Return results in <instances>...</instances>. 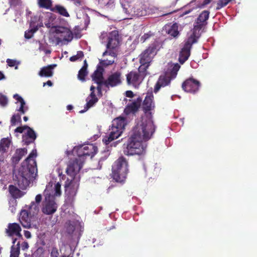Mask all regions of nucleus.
<instances>
[{"label":"nucleus","mask_w":257,"mask_h":257,"mask_svg":"<svg viewBox=\"0 0 257 257\" xmlns=\"http://www.w3.org/2000/svg\"><path fill=\"white\" fill-rule=\"evenodd\" d=\"M155 130H133L127 142L123 144V153L127 156L143 155L146 152L147 142L152 138Z\"/></svg>","instance_id":"nucleus-1"},{"label":"nucleus","mask_w":257,"mask_h":257,"mask_svg":"<svg viewBox=\"0 0 257 257\" xmlns=\"http://www.w3.org/2000/svg\"><path fill=\"white\" fill-rule=\"evenodd\" d=\"M36 156V150H33L25 160L27 166L25 167L22 165L18 175L15 176L14 179L22 189H26L29 185L31 181H33L37 176V164L34 159Z\"/></svg>","instance_id":"nucleus-2"},{"label":"nucleus","mask_w":257,"mask_h":257,"mask_svg":"<svg viewBox=\"0 0 257 257\" xmlns=\"http://www.w3.org/2000/svg\"><path fill=\"white\" fill-rule=\"evenodd\" d=\"M45 199L42 202V211L47 215H52L57 210V204L55 201V197L61 195V185L57 183L53 187L52 185H47L44 190Z\"/></svg>","instance_id":"nucleus-3"},{"label":"nucleus","mask_w":257,"mask_h":257,"mask_svg":"<svg viewBox=\"0 0 257 257\" xmlns=\"http://www.w3.org/2000/svg\"><path fill=\"white\" fill-rule=\"evenodd\" d=\"M80 170V163L78 159H75V161L70 162L68 165L66 172L68 175L73 177V179L68 184H65V192L70 196L76 195L79 188V182L80 178L79 172Z\"/></svg>","instance_id":"nucleus-4"},{"label":"nucleus","mask_w":257,"mask_h":257,"mask_svg":"<svg viewBox=\"0 0 257 257\" xmlns=\"http://www.w3.org/2000/svg\"><path fill=\"white\" fill-rule=\"evenodd\" d=\"M128 162L123 156L119 157L112 166L111 177L116 182L123 183L128 172Z\"/></svg>","instance_id":"nucleus-5"},{"label":"nucleus","mask_w":257,"mask_h":257,"mask_svg":"<svg viewBox=\"0 0 257 257\" xmlns=\"http://www.w3.org/2000/svg\"><path fill=\"white\" fill-rule=\"evenodd\" d=\"M52 32L55 33L54 36L55 41H53V44L55 45L67 44L72 38V33L69 29L65 27L53 28Z\"/></svg>","instance_id":"nucleus-6"},{"label":"nucleus","mask_w":257,"mask_h":257,"mask_svg":"<svg viewBox=\"0 0 257 257\" xmlns=\"http://www.w3.org/2000/svg\"><path fill=\"white\" fill-rule=\"evenodd\" d=\"M123 12L129 17H143L147 14L146 6L139 3L137 4L133 3H123Z\"/></svg>","instance_id":"nucleus-7"},{"label":"nucleus","mask_w":257,"mask_h":257,"mask_svg":"<svg viewBox=\"0 0 257 257\" xmlns=\"http://www.w3.org/2000/svg\"><path fill=\"white\" fill-rule=\"evenodd\" d=\"M159 50V43L155 40L150 44L148 47L141 53L140 62L150 64Z\"/></svg>","instance_id":"nucleus-8"},{"label":"nucleus","mask_w":257,"mask_h":257,"mask_svg":"<svg viewBox=\"0 0 257 257\" xmlns=\"http://www.w3.org/2000/svg\"><path fill=\"white\" fill-rule=\"evenodd\" d=\"M120 42L121 37L119 35L118 32L116 30L111 32L109 34L108 42L106 45L107 49L109 51H105L103 52L102 55L105 56L109 53V55L115 56L116 55V53L114 52H110V50H115L120 45Z\"/></svg>","instance_id":"nucleus-9"},{"label":"nucleus","mask_w":257,"mask_h":257,"mask_svg":"<svg viewBox=\"0 0 257 257\" xmlns=\"http://www.w3.org/2000/svg\"><path fill=\"white\" fill-rule=\"evenodd\" d=\"M198 38L199 37H195L192 35L188 38L184 47L180 52L179 61L181 64H183L188 59L190 55L192 45L197 42Z\"/></svg>","instance_id":"nucleus-10"},{"label":"nucleus","mask_w":257,"mask_h":257,"mask_svg":"<svg viewBox=\"0 0 257 257\" xmlns=\"http://www.w3.org/2000/svg\"><path fill=\"white\" fill-rule=\"evenodd\" d=\"M122 73L120 71L114 72L107 77L103 82L102 90H109L110 87H114L122 83Z\"/></svg>","instance_id":"nucleus-11"},{"label":"nucleus","mask_w":257,"mask_h":257,"mask_svg":"<svg viewBox=\"0 0 257 257\" xmlns=\"http://www.w3.org/2000/svg\"><path fill=\"white\" fill-rule=\"evenodd\" d=\"M201 85L199 81L193 77H190L183 82L182 88L186 92L195 94L199 90Z\"/></svg>","instance_id":"nucleus-12"},{"label":"nucleus","mask_w":257,"mask_h":257,"mask_svg":"<svg viewBox=\"0 0 257 257\" xmlns=\"http://www.w3.org/2000/svg\"><path fill=\"white\" fill-rule=\"evenodd\" d=\"M104 69L101 66L98 65L96 70L94 71L92 75L93 80L97 84L96 89L97 90V95L99 96H102V89H103L104 79L103 73Z\"/></svg>","instance_id":"nucleus-13"},{"label":"nucleus","mask_w":257,"mask_h":257,"mask_svg":"<svg viewBox=\"0 0 257 257\" xmlns=\"http://www.w3.org/2000/svg\"><path fill=\"white\" fill-rule=\"evenodd\" d=\"M209 14L210 12L208 11H204L199 15L196 21V25L194 26L192 35L199 37V36L197 35V32L199 33L203 27L206 25V21L209 18Z\"/></svg>","instance_id":"nucleus-14"},{"label":"nucleus","mask_w":257,"mask_h":257,"mask_svg":"<svg viewBox=\"0 0 257 257\" xmlns=\"http://www.w3.org/2000/svg\"><path fill=\"white\" fill-rule=\"evenodd\" d=\"M126 77L127 84L135 87L138 86L143 79L139 73L135 71H131L126 75Z\"/></svg>","instance_id":"nucleus-15"},{"label":"nucleus","mask_w":257,"mask_h":257,"mask_svg":"<svg viewBox=\"0 0 257 257\" xmlns=\"http://www.w3.org/2000/svg\"><path fill=\"white\" fill-rule=\"evenodd\" d=\"M143 110L145 113L149 112L154 109L155 104L152 93H147L143 102Z\"/></svg>","instance_id":"nucleus-16"},{"label":"nucleus","mask_w":257,"mask_h":257,"mask_svg":"<svg viewBox=\"0 0 257 257\" xmlns=\"http://www.w3.org/2000/svg\"><path fill=\"white\" fill-rule=\"evenodd\" d=\"M97 151V147L92 144L81 145V158L85 156L92 158Z\"/></svg>","instance_id":"nucleus-17"},{"label":"nucleus","mask_w":257,"mask_h":257,"mask_svg":"<svg viewBox=\"0 0 257 257\" xmlns=\"http://www.w3.org/2000/svg\"><path fill=\"white\" fill-rule=\"evenodd\" d=\"M172 77L169 75H163L160 76L154 89V92L157 93L161 87H164L170 84Z\"/></svg>","instance_id":"nucleus-18"},{"label":"nucleus","mask_w":257,"mask_h":257,"mask_svg":"<svg viewBox=\"0 0 257 257\" xmlns=\"http://www.w3.org/2000/svg\"><path fill=\"white\" fill-rule=\"evenodd\" d=\"M21 228L20 226L16 223H9L8 228L6 230V232L10 236L15 234L20 238H22V235L21 233Z\"/></svg>","instance_id":"nucleus-19"},{"label":"nucleus","mask_w":257,"mask_h":257,"mask_svg":"<svg viewBox=\"0 0 257 257\" xmlns=\"http://www.w3.org/2000/svg\"><path fill=\"white\" fill-rule=\"evenodd\" d=\"M141 102L142 99L140 97L137 98L133 102L127 105L124 110V113L129 114L131 113L136 112L140 108Z\"/></svg>","instance_id":"nucleus-20"},{"label":"nucleus","mask_w":257,"mask_h":257,"mask_svg":"<svg viewBox=\"0 0 257 257\" xmlns=\"http://www.w3.org/2000/svg\"><path fill=\"white\" fill-rule=\"evenodd\" d=\"M122 133V130H116L115 131L111 132L108 135H106L103 137L102 142L105 145H108L114 140L117 139Z\"/></svg>","instance_id":"nucleus-21"},{"label":"nucleus","mask_w":257,"mask_h":257,"mask_svg":"<svg viewBox=\"0 0 257 257\" xmlns=\"http://www.w3.org/2000/svg\"><path fill=\"white\" fill-rule=\"evenodd\" d=\"M29 216H31L28 210H24L21 211L20 222L22 226L26 228L32 227Z\"/></svg>","instance_id":"nucleus-22"},{"label":"nucleus","mask_w":257,"mask_h":257,"mask_svg":"<svg viewBox=\"0 0 257 257\" xmlns=\"http://www.w3.org/2000/svg\"><path fill=\"white\" fill-rule=\"evenodd\" d=\"M127 123L126 118L124 117H117L112 121V128H124Z\"/></svg>","instance_id":"nucleus-23"},{"label":"nucleus","mask_w":257,"mask_h":257,"mask_svg":"<svg viewBox=\"0 0 257 257\" xmlns=\"http://www.w3.org/2000/svg\"><path fill=\"white\" fill-rule=\"evenodd\" d=\"M56 66V64L48 65L41 68L39 73V75L41 77H50L53 75V70Z\"/></svg>","instance_id":"nucleus-24"},{"label":"nucleus","mask_w":257,"mask_h":257,"mask_svg":"<svg viewBox=\"0 0 257 257\" xmlns=\"http://www.w3.org/2000/svg\"><path fill=\"white\" fill-rule=\"evenodd\" d=\"M14 98L17 100L16 103L20 104V107L17 108V110L25 113V112L28 110V108L26 106V103L24 100L19 95L16 94L14 95Z\"/></svg>","instance_id":"nucleus-25"},{"label":"nucleus","mask_w":257,"mask_h":257,"mask_svg":"<svg viewBox=\"0 0 257 257\" xmlns=\"http://www.w3.org/2000/svg\"><path fill=\"white\" fill-rule=\"evenodd\" d=\"M36 138L33 130H27V133L23 135V141L26 144L32 142Z\"/></svg>","instance_id":"nucleus-26"},{"label":"nucleus","mask_w":257,"mask_h":257,"mask_svg":"<svg viewBox=\"0 0 257 257\" xmlns=\"http://www.w3.org/2000/svg\"><path fill=\"white\" fill-rule=\"evenodd\" d=\"M27 153L26 149H20L17 150L15 154H14L12 159L13 162L15 164L18 163L20 160Z\"/></svg>","instance_id":"nucleus-27"},{"label":"nucleus","mask_w":257,"mask_h":257,"mask_svg":"<svg viewBox=\"0 0 257 257\" xmlns=\"http://www.w3.org/2000/svg\"><path fill=\"white\" fill-rule=\"evenodd\" d=\"M17 240V238L13 239V245L11 247L10 257H19L20 254V241H18L15 245V244Z\"/></svg>","instance_id":"nucleus-28"},{"label":"nucleus","mask_w":257,"mask_h":257,"mask_svg":"<svg viewBox=\"0 0 257 257\" xmlns=\"http://www.w3.org/2000/svg\"><path fill=\"white\" fill-rule=\"evenodd\" d=\"M11 141L8 138H3L0 142V153L4 154L8 151L11 145Z\"/></svg>","instance_id":"nucleus-29"},{"label":"nucleus","mask_w":257,"mask_h":257,"mask_svg":"<svg viewBox=\"0 0 257 257\" xmlns=\"http://www.w3.org/2000/svg\"><path fill=\"white\" fill-rule=\"evenodd\" d=\"M46 19H48V22H45V25L48 28H50V32L51 33H53L52 32V29L53 28H58L55 25V24L53 23V21L55 20V18L51 13H47L45 15Z\"/></svg>","instance_id":"nucleus-30"},{"label":"nucleus","mask_w":257,"mask_h":257,"mask_svg":"<svg viewBox=\"0 0 257 257\" xmlns=\"http://www.w3.org/2000/svg\"><path fill=\"white\" fill-rule=\"evenodd\" d=\"M21 116L19 114H14L11 118V126H16V128H31L28 125H24L23 127H21L18 125L20 123Z\"/></svg>","instance_id":"nucleus-31"},{"label":"nucleus","mask_w":257,"mask_h":257,"mask_svg":"<svg viewBox=\"0 0 257 257\" xmlns=\"http://www.w3.org/2000/svg\"><path fill=\"white\" fill-rule=\"evenodd\" d=\"M38 29V25H35L34 23L31 22L30 24V29L25 33V37L26 39L31 38L35 32H36Z\"/></svg>","instance_id":"nucleus-32"},{"label":"nucleus","mask_w":257,"mask_h":257,"mask_svg":"<svg viewBox=\"0 0 257 257\" xmlns=\"http://www.w3.org/2000/svg\"><path fill=\"white\" fill-rule=\"evenodd\" d=\"M29 213L31 216H33L38 214L39 211V205L37 203H35L34 201L32 202L29 206Z\"/></svg>","instance_id":"nucleus-33"},{"label":"nucleus","mask_w":257,"mask_h":257,"mask_svg":"<svg viewBox=\"0 0 257 257\" xmlns=\"http://www.w3.org/2000/svg\"><path fill=\"white\" fill-rule=\"evenodd\" d=\"M98 100L97 98H89L88 97L86 99L87 103L84 106V109L81 110V113L86 112L89 108L92 107Z\"/></svg>","instance_id":"nucleus-34"},{"label":"nucleus","mask_w":257,"mask_h":257,"mask_svg":"<svg viewBox=\"0 0 257 257\" xmlns=\"http://www.w3.org/2000/svg\"><path fill=\"white\" fill-rule=\"evenodd\" d=\"M140 62L141 65L139 68L138 73L143 79L147 75V70L150 65V64L144 63L143 62Z\"/></svg>","instance_id":"nucleus-35"},{"label":"nucleus","mask_w":257,"mask_h":257,"mask_svg":"<svg viewBox=\"0 0 257 257\" xmlns=\"http://www.w3.org/2000/svg\"><path fill=\"white\" fill-rule=\"evenodd\" d=\"M9 191L14 198H17L21 197V191L14 185L9 186Z\"/></svg>","instance_id":"nucleus-36"},{"label":"nucleus","mask_w":257,"mask_h":257,"mask_svg":"<svg viewBox=\"0 0 257 257\" xmlns=\"http://www.w3.org/2000/svg\"><path fill=\"white\" fill-rule=\"evenodd\" d=\"M114 0H98V3L101 8L111 9L113 8Z\"/></svg>","instance_id":"nucleus-37"},{"label":"nucleus","mask_w":257,"mask_h":257,"mask_svg":"<svg viewBox=\"0 0 257 257\" xmlns=\"http://www.w3.org/2000/svg\"><path fill=\"white\" fill-rule=\"evenodd\" d=\"M54 9L57 13H58L59 14L63 16L66 17H68L69 16V15L66 9L63 6L56 5L54 7Z\"/></svg>","instance_id":"nucleus-38"},{"label":"nucleus","mask_w":257,"mask_h":257,"mask_svg":"<svg viewBox=\"0 0 257 257\" xmlns=\"http://www.w3.org/2000/svg\"><path fill=\"white\" fill-rule=\"evenodd\" d=\"M178 27L177 24H173L168 30V33L171 36L175 37L179 34Z\"/></svg>","instance_id":"nucleus-39"},{"label":"nucleus","mask_w":257,"mask_h":257,"mask_svg":"<svg viewBox=\"0 0 257 257\" xmlns=\"http://www.w3.org/2000/svg\"><path fill=\"white\" fill-rule=\"evenodd\" d=\"M65 227L66 229L67 232L69 234L72 233L75 229V226L73 222L71 221H68L66 222Z\"/></svg>","instance_id":"nucleus-40"},{"label":"nucleus","mask_w":257,"mask_h":257,"mask_svg":"<svg viewBox=\"0 0 257 257\" xmlns=\"http://www.w3.org/2000/svg\"><path fill=\"white\" fill-rule=\"evenodd\" d=\"M232 0H218L216 3V8L217 10H220L221 8L225 7L229 2H231Z\"/></svg>","instance_id":"nucleus-41"},{"label":"nucleus","mask_w":257,"mask_h":257,"mask_svg":"<svg viewBox=\"0 0 257 257\" xmlns=\"http://www.w3.org/2000/svg\"><path fill=\"white\" fill-rule=\"evenodd\" d=\"M6 62L10 67L15 66V69H18V65L20 64L19 61H17L16 60L7 59Z\"/></svg>","instance_id":"nucleus-42"},{"label":"nucleus","mask_w":257,"mask_h":257,"mask_svg":"<svg viewBox=\"0 0 257 257\" xmlns=\"http://www.w3.org/2000/svg\"><path fill=\"white\" fill-rule=\"evenodd\" d=\"M51 4L50 0H38V4L40 7L48 8Z\"/></svg>","instance_id":"nucleus-43"},{"label":"nucleus","mask_w":257,"mask_h":257,"mask_svg":"<svg viewBox=\"0 0 257 257\" xmlns=\"http://www.w3.org/2000/svg\"><path fill=\"white\" fill-rule=\"evenodd\" d=\"M83 18L84 19V26L83 29H86L87 26L90 23V18L88 15V14L86 13H83L82 14Z\"/></svg>","instance_id":"nucleus-44"},{"label":"nucleus","mask_w":257,"mask_h":257,"mask_svg":"<svg viewBox=\"0 0 257 257\" xmlns=\"http://www.w3.org/2000/svg\"><path fill=\"white\" fill-rule=\"evenodd\" d=\"M87 66L88 65L87 64L86 60H85L83 62V65L81 67V80L87 74V72H86Z\"/></svg>","instance_id":"nucleus-45"},{"label":"nucleus","mask_w":257,"mask_h":257,"mask_svg":"<svg viewBox=\"0 0 257 257\" xmlns=\"http://www.w3.org/2000/svg\"><path fill=\"white\" fill-rule=\"evenodd\" d=\"M9 204H10L9 210H10V211L12 213H14L16 210V207L17 206L16 201L14 199H13L12 200H11L9 202Z\"/></svg>","instance_id":"nucleus-46"},{"label":"nucleus","mask_w":257,"mask_h":257,"mask_svg":"<svg viewBox=\"0 0 257 257\" xmlns=\"http://www.w3.org/2000/svg\"><path fill=\"white\" fill-rule=\"evenodd\" d=\"M8 101L7 97L5 95L0 94V105L4 107L8 104Z\"/></svg>","instance_id":"nucleus-47"},{"label":"nucleus","mask_w":257,"mask_h":257,"mask_svg":"<svg viewBox=\"0 0 257 257\" xmlns=\"http://www.w3.org/2000/svg\"><path fill=\"white\" fill-rule=\"evenodd\" d=\"M103 156L100 157L99 161V163L101 162H103L110 155V153L108 150H105L102 152Z\"/></svg>","instance_id":"nucleus-48"},{"label":"nucleus","mask_w":257,"mask_h":257,"mask_svg":"<svg viewBox=\"0 0 257 257\" xmlns=\"http://www.w3.org/2000/svg\"><path fill=\"white\" fill-rule=\"evenodd\" d=\"M153 36V34L152 32H149L147 33L144 34L141 37V40L143 42H144Z\"/></svg>","instance_id":"nucleus-49"},{"label":"nucleus","mask_w":257,"mask_h":257,"mask_svg":"<svg viewBox=\"0 0 257 257\" xmlns=\"http://www.w3.org/2000/svg\"><path fill=\"white\" fill-rule=\"evenodd\" d=\"M80 147L76 146L75 147L72 151V154L73 156H77L79 158L80 157Z\"/></svg>","instance_id":"nucleus-50"},{"label":"nucleus","mask_w":257,"mask_h":257,"mask_svg":"<svg viewBox=\"0 0 257 257\" xmlns=\"http://www.w3.org/2000/svg\"><path fill=\"white\" fill-rule=\"evenodd\" d=\"M197 2H199L200 4L198 5L199 8H203L206 5L209 4L211 0H196Z\"/></svg>","instance_id":"nucleus-51"},{"label":"nucleus","mask_w":257,"mask_h":257,"mask_svg":"<svg viewBox=\"0 0 257 257\" xmlns=\"http://www.w3.org/2000/svg\"><path fill=\"white\" fill-rule=\"evenodd\" d=\"M114 63V60H103L100 61V64L102 66H107L112 64Z\"/></svg>","instance_id":"nucleus-52"},{"label":"nucleus","mask_w":257,"mask_h":257,"mask_svg":"<svg viewBox=\"0 0 257 257\" xmlns=\"http://www.w3.org/2000/svg\"><path fill=\"white\" fill-rule=\"evenodd\" d=\"M179 68L180 66L178 64H176L174 65L171 71V75L173 76V77L176 76L177 75V72L179 70Z\"/></svg>","instance_id":"nucleus-53"},{"label":"nucleus","mask_w":257,"mask_h":257,"mask_svg":"<svg viewBox=\"0 0 257 257\" xmlns=\"http://www.w3.org/2000/svg\"><path fill=\"white\" fill-rule=\"evenodd\" d=\"M95 89V87H94L93 85H92L90 87L91 93L89 96V98H97L94 93Z\"/></svg>","instance_id":"nucleus-54"},{"label":"nucleus","mask_w":257,"mask_h":257,"mask_svg":"<svg viewBox=\"0 0 257 257\" xmlns=\"http://www.w3.org/2000/svg\"><path fill=\"white\" fill-rule=\"evenodd\" d=\"M80 58V55L79 54V52H77V55H74L72 57H71L69 58V60L71 62H75L78 60H79Z\"/></svg>","instance_id":"nucleus-55"},{"label":"nucleus","mask_w":257,"mask_h":257,"mask_svg":"<svg viewBox=\"0 0 257 257\" xmlns=\"http://www.w3.org/2000/svg\"><path fill=\"white\" fill-rule=\"evenodd\" d=\"M59 255V252L56 248H53L52 249V251L51 252V257H58Z\"/></svg>","instance_id":"nucleus-56"},{"label":"nucleus","mask_w":257,"mask_h":257,"mask_svg":"<svg viewBox=\"0 0 257 257\" xmlns=\"http://www.w3.org/2000/svg\"><path fill=\"white\" fill-rule=\"evenodd\" d=\"M42 195L41 194H38L35 197V203H37L39 205L40 203L42 201Z\"/></svg>","instance_id":"nucleus-57"},{"label":"nucleus","mask_w":257,"mask_h":257,"mask_svg":"<svg viewBox=\"0 0 257 257\" xmlns=\"http://www.w3.org/2000/svg\"><path fill=\"white\" fill-rule=\"evenodd\" d=\"M29 244L27 241L23 242L21 244L22 249L24 250L29 248Z\"/></svg>","instance_id":"nucleus-58"},{"label":"nucleus","mask_w":257,"mask_h":257,"mask_svg":"<svg viewBox=\"0 0 257 257\" xmlns=\"http://www.w3.org/2000/svg\"><path fill=\"white\" fill-rule=\"evenodd\" d=\"M125 96L127 97L132 98L134 97V94L132 91L127 90L125 91Z\"/></svg>","instance_id":"nucleus-59"},{"label":"nucleus","mask_w":257,"mask_h":257,"mask_svg":"<svg viewBox=\"0 0 257 257\" xmlns=\"http://www.w3.org/2000/svg\"><path fill=\"white\" fill-rule=\"evenodd\" d=\"M11 5L14 6L19 5L21 3V0H10Z\"/></svg>","instance_id":"nucleus-60"},{"label":"nucleus","mask_w":257,"mask_h":257,"mask_svg":"<svg viewBox=\"0 0 257 257\" xmlns=\"http://www.w3.org/2000/svg\"><path fill=\"white\" fill-rule=\"evenodd\" d=\"M25 236L27 238H30L31 237V232L29 231H25L24 232Z\"/></svg>","instance_id":"nucleus-61"},{"label":"nucleus","mask_w":257,"mask_h":257,"mask_svg":"<svg viewBox=\"0 0 257 257\" xmlns=\"http://www.w3.org/2000/svg\"><path fill=\"white\" fill-rule=\"evenodd\" d=\"M133 0H120V3L121 5V6L122 7V9H123V3L124 2L126 3H132Z\"/></svg>","instance_id":"nucleus-62"},{"label":"nucleus","mask_w":257,"mask_h":257,"mask_svg":"<svg viewBox=\"0 0 257 257\" xmlns=\"http://www.w3.org/2000/svg\"><path fill=\"white\" fill-rule=\"evenodd\" d=\"M45 46L44 45L42 44V43H39V49L40 51H45Z\"/></svg>","instance_id":"nucleus-63"},{"label":"nucleus","mask_w":257,"mask_h":257,"mask_svg":"<svg viewBox=\"0 0 257 257\" xmlns=\"http://www.w3.org/2000/svg\"><path fill=\"white\" fill-rule=\"evenodd\" d=\"M46 85L49 86H52L53 85V83L50 80H48L47 82L43 83V86H45Z\"/></svg>","instance_id":"nucleus-64"}]
</instances>
